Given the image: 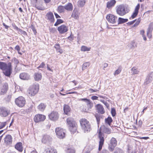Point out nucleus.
I'll return each mask as SVG.
<instances>
[{
    "label": "nucleus",
    "instance_id": "nucleus-32",
    "mask_svg": "<svg viewBox=\"0 0 153 153\" xmlns=\"http://www.w3.org/2000/svg\"><path fill=\"white\" fill-rule=\"evenodd\" d=\"M46 105L43 103H41L38 106V109L40 111H43L45 109Z\"/></svg>",
    "mask_w": 153,
    "mask_h": 153
},
{
    "label": "nucleus",
    "instance_id": "nucleus-34",
    "mask_svg": "<svg viewBox=\"0 0 153 153\" xmlns=\"http://www.w3.org/2000/svg\"><path fill=\"white\" fill-rule=\"evenodd\" d=\"M66 153H75V150L70 146H67L65 149Z\"/></svg>",
    "mask_w": 153,
    "mask_h": 153
},
{
    "label": "nucleus",
    "instance_id": "nucleus-24",
    "mask_svg": "<svg viewBox=\"0 0 153 153\" xmlns=\"http://www.w3.org/2000/svg\"><path fill=\"white\" fill-rule=\"evenodd\" d=\"M95 117L96 118V119L97 120V124H98V127L99 126V124L100 122V119H103L104 117L102 114H99L98 113H97L95 114Z\"/></svg>",
    "mask_w": 153,
    "mask_h": 153
},
{
    "label": "nucleus",
    "instance_id": "nucleus-13",
    "mask_svg": "<svg viewBox=\"0 0 153 153\" xmlns=\"http://www.w3.org/2000/svg\"><path fill=\"white\" fill-rule=\"evenodd\" d=\"M45 119V116L42 114H37L36 115L34 118V120L36 123H38L40 121H43Z\"/></svg>",
    "mask_w": 153,
    "mask_h": 153
},
{
    "label": "nucleus",
    "instance_id": "nucleus-46",
    "mask_svg": "<svg viewBox=\"0 0 153 153\" xmlns=\"http://www.w3.org/2000/svg\"><path fill=\"white\" fill-rule=\"evenodd\" d=\"M39 1V0H31V4L32 5L35 6L37 4Z\"/></svg>",
    "mask_w": 153,
    "mask_h": 153
},
{
    "label": "nucleus",
    "instance_id": "nucleus-6",
    "mask_svg": "<svg viewBox=\"0 0 153 153\" xmlns=\"http://www.w3.org/2000/svg\"><path fill=\"white\" fill-rule=\"evenodd\" d=\"M39 90V85L34 84L30 86L28 94L31 96H34L38 93Z\"/></svg>",
    "mask_w": 153,
    "mask_h": 153
},
{
    "label": "nucleus",
    "instance_id": "nucleus-30",
    "mask_svg": "<svg viewBox=\"0 0 153 153\" xmlns=\"http://www.w3.org/2000/svg\"><path fill=\"white\" fill-rule=\"evenodd\" d=\"M42 75L41 73H36L34 74V79L36 81H38L41 80Z\"/></svg>",
    "mask_w": 153,
    "mask_h": 153
},
{
    "label": "nucleus",
    "instance_id": "nucleus-50",
    "mask_svg": "<svg viewBox=\"0 0 153 153\" xmlns=\"http://www.w3.org/2000/svg\"><path fill=\"white\" fill-rule=\"evenodd\" d=\"M18 31H19L21 34H22L24 35H27V34L25 31L22 30L20 29H19Z\"/></svg>",
    "mask_w": 153,
    "mask_h": 153
},
{
    "label": "nucleus",
    "instance_id": "nucleus-36",
    "mask_svg": "<svg viewBox=\"0 0 153 153\" xmlns=\"http://www.w3.org/2000/svg\"><path fill=\"white\" fill-rule=\"evenodd\" d=\"M65 6L62 5L59 6L57 8V11L59 13H64L65 12Z\"/></svg>",
    "mask_w": 153,
    "mask_h": 153
},
{
    "label": "nucleus",
    "instance_id": "nucleus-61",
    "mask_svg": "<svg viewBox=\"0 0 153 153\" xmlns=\"http://www.w3.org/2000/svg\"><path fill=\"white\" fill-rule=\"evenodd\" d=\"M100 153H109V152L107 150L103 149L100 152Z\"/></svg>",
    "mask_w": 153,
    "mask_h": 153
},
{
    "label": "nucleus",
    "instance_id": "nucleus-56",
    "mask_svg": "<svg viewBox=\"0 0 153 153\" xmlns=\"http://www.w3.org/2000/svg\"><path fill=\"white\" fill-rule=\"evenodd\" d=\"M12 26L14 28V29H16L18 31L19 29V28L17 26H16L15 24H12Z\"/></svg>",
    "mask_w": 153,
    "mask_h": 153
},
{
    "label": "nucleus",
    "instance_id": "nucleus-40",
    "mask_svg": "<svg viewBox=\"0 0 153 153\" xmlns=\"http://www.w3.org/2000/svg\"><path fill=\"white\" fill-rule=\"evenodd\" d=\"M90 64L89 62H86L84 63L82 65V70H83L86 69V68H87V67H88L89 66Z\"/></svg>",
    "mask_w": 153,
    "mask_h": 153
},
{
    "label": "nucleus",
    "instance_id": "nucleus-35",
    "mask_svg": "<svg viewBox=\"0 0 153 153\" xmlns=\"http://www.w3.org/2000/svg\"><path fill=\"white\" fill-rule=\"evenodd\" d=\"M113 120L112 118L108 116V118L105 119V122L106 124H108L110 126L111 123L112 122Z\"/></svg>",
    "mask_w": 153,
    "mask_h": 153
},
{
    "label": "nucleus",
    "instance_id": "nucleus-4",
    "mask_svg": "<svg viewBox=\"0 0 153 153\" xmlns=\"http://www.w3.org/2000/svg\"><path fill=\"white\" fill-rule=\"evenodd\" d=\"M81 128L84 132L88 133L91 130V125L89 122L85 119H82L80 120Z\"/></svg>",
    "mask_w": 153,
    "mask_h": 153
},
{
    "label": "nucleus",
    "instance_id": "nucleus-9",
    "mask_svg": "<svg viewBox=\"0 0 153 153\" xmlns=\"http://www.w3.org/2000/svg\"><path fill=\"white\" fill-rule=\"evenodd\" d=\"M8 89V85L7 83L5 82L0 88V95H4L7 92Z\"/></svg>",
    "mask_w": 153,
    "mask_h": 153
},
{
    "label": "nucleus",
    "instance_id": "nucleus-2",
    "mask_svg": "<svg viewBox=\"0 0 153 153\" xmlns=\"http://www.w3.org/2000/svg\"><path fill=\"white\" fill-rule=\"evenodd\" d=\"M0 69L5 76L10 77L13 71L12 66L11 62H9L7 64L5 62H0Z\"/></svg>",
    "mask_w": 153,
    "mask_h": 153
},
{
    "label": "nucleus",
    "instance_id": "nucleus-3",
    "mask_svg": "<svg viewBox=\"0 0 153 153\" xmlns=\"http://www.w3.org/2000/svg\"><path fill=\"white\" fill-rule=\"evenodd\" d=\"M116 12L120 16H123L130 11V7L127 4H121L117 7Z\"/></svg>",
    "mask_w": 153,
    "mask_h": 153
},
{
    "label": "nucleus",
    "instance_id": "nucleus-31",
    "mask_svg": "<svg viewBox=\"0 0 153 153\" xmlns=\"http://www.w3.org/2000/svg\"><path fill=\"white\" fill-rule=\"evenodd\" d=\"M128 20L127 19H124L119 17L118 20V25L127 22Z\"/></svg>",
    "mask_w": 153,
    "mask_h": 153
},
{
    "label": "nucleus",
    "instance_id": "nucleus-53",
    "mask_svg": "<svg viewBox=\"0 0 153 153\" xmlns=\"http://www.w3.org/2000/svg\"><path fill=\"white\" fill-rule=\"evenodd\" d=\"M6 125V122H4L1 123V125H0V129H1L3 128Z\"/></svg>",
    "mask_w": 153,
    "mask_h": 153
},
{
    "label": "nucleus",
    "instance_id": "nucleus-44",
    "mask_svg": "<svg viewBox=\"0 0 153 153\" xmlns=\"http://www.w3.org/2000/svg\"><path fill=\"white\" fill-rule=\"evenodd\" d=\"M115 153H124L123 150L119 148H115Z\"/></svg>",
    "mask_w": 153,
    "mask_h": 153
},
{
    "label": "nucleus",
    "instance_id": "nucleus-54",
    "mask_svg": "<svg viewBox=\"0 0 153 153\" xmlns=\"http://www.w3.org/2000/svg\"><path fill=\"white\" fill-rule=\"evenodd\" d=\"M45 64L44 62H42L40 65L38 66L37 68L39 69L40 68H43L45 65Z\"/></svg>",
    "mask_w": 153,
    "mask_h": 153
},
{
    "label": "nucleus",
    "instance_id": "nucleus-59",
    "mask_svg": "<svg viewBox=\"0 0 153 153\" xmlns=\"http://www.w3.org/2000/svg\"><path fill=\"white\" fill-rule=\"evenodd\" d=\"M50 32L54 33L56 31V30L55 28H53L50 29Z\"/></svg>",
    "mask_w": 153,
    "mask_h": 153
},
{
    "label": "nucleus",
    "instance_id": "nucleus-42",
    "mask_svg": "<svg viewBox=\"0 0 153 153\" xmlns=\"http://www.w3.org/2000/svg\"><path fill=\"white\" fill-rule=\"evenodd\" d=\"M64 22V21L60 19H57L56 22L55 23L54 25L55 26H57L59 25Z\"/></svg>",
    "mask_w": 153,
    "mask_h": 153
},
{
    "label": "nucleus",
    "instance_id": "nucleus-11",
    "mask_svg": "<svg viewBox=\"0 0 153 153\" xmlns=\"http://www.w3.org/2000/svg\"><path fill=\"white\" fill-rule=\"evenodd\" d=\"M49 118L51 120L55 121L58 120L59 115L57 112L53 111L48 115Z\"/></svg>",
    "mask_w": 153,
    "mask_h": 153
},
{
    "label": "nucleus",
    "instance_id": "nucleus-16",
    "mask_svg": "<svg viewBox=\"0 0 153 153\" xmlns=\"http://www.w3.org/2000/svg\"><path fill=\"white\" fill-rule=\"evenodd\" d=\"M96 108L98 114H102L105 113L104 108L101 105L97 104L96 105Z\"/></svg>",
    "mask_w": 153,
    "mask_h": 153
},
{
    "label": "nucleus",
    "instance_id": "nucleus-33",
    "mask_svg": "<svg viewBox=\"0 0 153 153\" xmlns=\"http://www.w3.org/2000/svg\"><path fill=\"white\" fill-rule=\"evenodd\" d=\"M43 153H57V152L54 151V149L50 146H49L45 149L44 152Z\"/></svg>",
    "mask_w": 153,
    "mask_h": 153
},
{
    "label": "nucleus",
    "instance_id": "nucleus-37",
    "mask_svg": "<svg viewBox=\"0 0 153 153\" xmlns=\"http://www.w3.org/2000/svg\"><path fill=\"white\" fill-rule=\"evenodd\" d=\"M131 72L132 74L134 75L138 73L139 71L137 70L136 67H133L131 70Z\"/></svg>",
    "mask_w": 153,
    "mask_h": 153
},
{
    "label": "nucleus",
    "instance_id": "nucleus-10",
    "mask_svg": "<svg viewBox=\"0 0 153 153\" xmlns=\"http://www.w3.org/2000/svg\"><path fill=\"white\" fill-rule=\"evenodd\" d=\"M52 137L49 135L45 134L43 136L42 142L45 144H48L52 141Z\"/></svg>",
    "mask_w": 153,
    "mask_h": 153
},
{
    "label": "nucleus",
    "instance_id": "nucleus-20",
    "mask_svg": "<svg viewBox=\"0 0 153 153\" xmlns=\"http://www.w3.org/2000/svg\"><path fill=\"white\" fill-rule=\"evenodd\" d=\"M20 78L23 80H28L30 79V76L29 75L26 73H22L19 75Z\"/></svg>",
    "mask_w": 153,
    "mask_h": 153
},
{
    "label": "nucleus",
    "instance_id": "nucleus-58",
    "mask_svg": "<svg viewBox=\"0 0 153 153\" xmlns=\"http://www.w3.org/2000/svg\"><path fill=\"white\" fill-rule=\"evenodd\" d=\"M71 16L75 19H77L78 17V15L76 13H75L74 14L73 13L72 14Z\"/></svg>",
    "mask_w": 153,
    "mask_h": 153
},
{
    "label": "nucleus",
    "instance_id": "nucleus-57",
    "mask_svg": "<svg viewBox=\"0 0 153 153\" xmlns=\"http://www.w3.org/2000/svg\"><path fill=\"white\" fill-rule=\"evenodd\" d=\"M136 21V19H135V20H134L133 21H132L129 22H128L127 24L128 25H132L135 22V21Z\"/></svg>",
    "mask_w": 153,
    "mask_h": 153
},
{
    "label": "nucleus",
    "instance_id": "nucleus-39",
    "mask_svg": "<svg viewBox=\"0 0 153 153\" xmlns=\"http://www.w3.org/2000/svg\"><path fill=\"white\" fill-rule=\"evenodd\" d=\"M85 3V0H79L78 2V5L79 7H83Z\"/></svg>",
    "mask_w": 153,
    "mask_h": 153
},
{
    "label": "nucleus",
    "instance_id": "nucleus-23",
    "mask_svg": "<svg viewBox=\"0 0 153 153\" xmlns=\"http://www.w3.org/2000/svg\"><path fill=\"white\" fill-rule=\"evenodd\" d=\"M106 19L110 23L113 24L115 23V16L111 14H109L107 15Z\"/></svg>",
    "mask_w": 153,
    "mask_h": 153
},
{
    "label": "nucleus",
    "instance_id": "nucleus-64",
    "mask_svg": "<svg viewBox=\"0 0 153 153\" xmlns=\"http://www.w3.org/2000/svg\"><path fill=\"white\" fill-rule=\"evenodd\" d=\"M140 18H139L138 19L137 21V22L135 23V24H136V25L137 26L139 24V23L140 22Z\"/></svg>",
    "mask_w": 153,
    "mask_h": 153
},
{
    "label": "nucleus",
    "instance_id": "nucleus-22",
    "mask_svg": "<svg viewBox=\"0 0 153 153\" xmlns=\"http://www.w3.org/2000/svg\"><path fill=\"white\" fill-rule=\"evenodd\" d=\"M80 100L82 101L86 102L88 108L91 109L93 106V103L91 101V100L86 98L80 99Z\"/></svg>",
    "mask_w": 153,
    "mask_h": 153
},
{
    "label": "nucleus",
    "instance_id": "nucleus-38",
    "mask_svg": "<svg viewBox=\"0 0 153 153\" xmlns=\"http://www.w3.org/2000/svg\"><path fill=\"white\" fill-rule=\"evenodd\" d=\"M11 61L14 62V65L15 66V69L16 68L17 66V65L19 63V61L15 57H14L11 60Z\"/></svg>",
    "mask_w": 153,
    "mask_h": 153
},
{
    "label": "nucleus",
    "instance_id": "nucleus-18",
    "mask_svg": "<svg viewBox=\"0 0 153 153\" xmlns=\"http://www.w3.org/2000/svg\"><path fill=\"white\" fill-rule=\"evenodd\" d=\"M46 16L47 17V19L49 20L51 22L53 23L54 22L55 19L52 12H49L48 13Z\"/></svg>",
    "mask_w": 153,
    "mask_h": 153
},
{
    "label": "nucleus",
    "instance_id": "nucleus-41",
    "mask_svg": "<svg viewBox=\"0 0 153 153\" xmlns=\"http://www.w3.org/2000/svg\"><path fill=\"white\" fill-rule=\"evenodd\" d=\"M91 48H88L84 46H82L81 48V51H89L90 50Z\"/></svg>",
    "mask_w": 153,
    "mask_h": 153
},
{
    "label": "nucleus",
    "instance_id": "nucleus-15",
    "mask_svg": "<svg viewBox=\"0 0 153 153\" xmlns=\"http://www.w3.org/2000/svg\"><path fill=\"white\" fill-rule=\"evenodd\" d=\"M153 30V22L150 23L147 30V35L148 37L151 38L152 37V33Z\"/></svg>",
    "mask_w": 153,
    "mask_h": 153
},
{
    "label": "nucleus",
    "instance_id": "nucleus-62",
    "mask_svg": "<svg viewBox=\"0 0 153 153\" xmlns=\"http://www.w3.org/2000/svg\"><path fill=\"white\" fill-rule=\"evenodd\" d=\"M98 97L96 96H92L91 97V99L93 100H98Z\"/></svg>",
    "mask_w": 153,
    "mask_h": 153
},
{
    "label": "nucleus",
    "instance_id": "nucleus-45",
    "mask_svg": "<svg viewBox=\"0 0 153 153\" xmlns=\"http://www.w3.org/2000/svg\"><path fill=\"white\" fill-rule=\"evenodd\" d=\"M131 45L130 48H134L137 47V44H135V42L134 41H132L131 42Z\"/></svg>",
    "mask_w": 153,
    "mask_h": 153
},
{
    "label": "nucleus",
    "instance_id": "nucleus-47",
    "mask_svg": "<svg viewBox=\"0 0 153 153\" xmlns=\"http://www.w3.org/2000/svg\"><path fill=\"white\" fill-rule=\"evenodd\" d=\"M140 4H137V5L136 6L134 11L137 13H138L139 10L140 9Z\"/></svg>",
    "mask_w": 153,
    "mask_h": 153
},
{
    "label": "nucleus",
    "instance_id": "nucleus-1",
    "mask_svg": "<svg viewBox=\"0 0 153 153\" xmlns=\"http://www.w3.org/2000/svg\"><path fill=\"white\" fill-rule=\"evenodd\" d=\"M102 132L108 134L110 133L111 132L110 130L105 125L102 126L100 128L98 132V138L100 140L98 148L99 151L101 150L104 144V134Z\"/></svg>",
    "mask_w": 153,
    "mask_h": 153
},
{
    "label": "nucleus",
    "instance_id": "nucleus-12",
    "mask_svg": "<svg viewBox=\"0 0 153 153\" xmlns=\"http://www.w3.org/2000/svg\"><path fill=\"white\" fill-rule=\"evenodd\" d=\"M10 114V111L4 107L0 108V114L2 116L6 117Z\"/></svg>",
    "mask_w": 153,
    "mask_h": 153
},
{
    "label": "nucleus",
    "instance_id": "nucleus-51",
    "mask_svg": "<svg viewBox=\"0 0 153 153\" xmlns=\"http://www.w3.org/2000/svg\"><path fill=\"white\" fill-rule=\"evenodd\" d=\"M32 29L35 35H36L37 33L36 29H35L34 26L33 25H32L30 27Z\"/></svg>",
    "mask_w": 153,
    "mask_h": 153
},
{
    "label": "nucleus",
    "instance_id": "nucleus-63",
    "mask_svg": "<svg viewBox=\"0 0 153 153\" xmlns=\"http://www.w3.org/2000/svg\"><path fill=\"white\" fill-rule=\"evenodd\" d=\"M54 47L56 49V50L58 49L59 48H60V45L59 44H56Z\"/></svg>",
    "mask_w": 153,
    "mask_h": 153
},
{
    "label": "nucleus",
    "instance_id": "nucleus-49",
    "mask_svg": "<svg viewBox=\"0 0 153 153\" xmlns=\"http://www.w3.org/2000/svg\"><path fill=\"white\" fill-rule=\"evenodd\" d=\"M74 35L72 34V32H71V35L68 37V39L71 41H72L74 39Z\"/></svg>",
    "mask_w": 153,
    "mask_h": 153
},
{
    "label": "nucleus",
    "instance_id": "nucleus-7",
    "mask_svg": "<svg viewBox=\"0 0 153 153\" xmlns=\"http://www.w3.org/2000/svg\"><path fill=\"white\" fill-rule=\"evenodd\" d=\"M15 102L18 106L22 107L24 106L26 101L24 97L22 96H20L15 99Z\"/></svg>",
    "mask_w": 153,
    "mask_h": 153
},
{
    "label": "nucleus",
    "instance_id": "nucleus-21",
    "mask_svg": "<svg viewBox=\"0 0 153 153\" xmlns=\"http://www.w3.org/2000/svg\"><path fill=\"white\" fill-rule=\"evenodd\" d=\"M42 1L41 0H39L34 6L39 10H44L45 9V7L42 5Z\"/></svg>",
    "mask_w": 153,
    "mask_h": 153
},
{
    "label": "nucleus",
    "instance_id": "nucleus-27",
    "mask_svg": "<svg viewBox=\"0 0 153 153\" xmlns=\"http://www.w3.org/2000/svg\"><path fill=\"white\" fill-rule=\"evenodd\" d=\"M64 6L65 9L68 11H71L73 10V6L71 3H68Z\"/></svg>",
    "mask_w": 153,
    "mask_h": 153
},
{
    "label": "nucleus",
    "instance_id": "nucleus-48",
    "mask_svg": "<svg viewBox=\"0 0 153 153\" xmlns=\"http://www.w3.org/2000/svg\"><path fill=\"white\" fill-rule=\"evenodd\" d=\"M101 101L105 105L107 108H108L109 106V105L108 103L104 100H101Z\"/></svg>",
    "mask_w": 153,
    "mask_h": 153
},
{
    "label": "nucleus",
    "instance_id": "nucleus-17",
    "mask_svg": "<svg viewBox=\"0 0 153 153\" xmlns=\"http://www.w3.org/2000/svg\"><path fill=\"white\" fill-rule=\"evenodd\" d=\"M153 80V72L149 74L145 80V84L147 85L152 82Z\"/></svg>",
    "mask_w": 153,
    "mask_h": 153
},
{
    "label": "nucleus",
    "instance_id": "nucleus-25",
    "mask_svg": "<svg viewBox=\"0 0 153 153\" xmlns=\"http://www.w3.org/2000/svg\"><path fill=\"white\" fill-rule=\"evenodd\" d=\"M4 141L7 144H10L12 141V137L10 135L8 134L4 138Z\"/></svg>",
    "mask_w": 153,
    "mask_h": 153
},
{
    "label": "nucleus",
    "instance_id": "nucleus-52",
    "mask_svg": "<svg viewBox=\"0 0 153 153\" xmlns=\"http://www.w3.org/2000/svg\"><path fill=\"white\" fill-rule=\"evenodd\" d=\"M138 14V13L135 12L134 11L133 13L132 14V15L131 16V17L132 19H134L135 18L136 16H137V14Z\"/></svg>",
    "mask_w": 153,
    "mask_h": 153
},
{
    "label": "nucleus",
    "instance_id": "nucleus-14",
    "mask_svg": "<svg viewBox=\"0 0 153 153\" xmlns=\"http://www.w3.org/2000/svg\"><path fill=\"white\" fill-rule=\"evenodd\" d=\"M57 30L60 33L63 34L67 32L68 30V29L67 26L62 25L58 27Z\"/></svg>",
    "mask_w": 153,
    "mask_h": 153
},
{
    "label": "nucleus",
    "instance_id": "nucleus-60",
    "mask_svg": "<svg viewBox=\"0 0 153 153\" xmlns=\"http://www.w3.org/2000/svg\"><path fill=\"white\" fill-rule=\"evenodd\" d=\"M15 48L18 52L20 50V48L19 45L16 46Z\"/></svg>",
    "mask_w": 153,
    "mask_h": 153
},
{
    "label": "nucleus",
    "instance_id": "nucleus-19",
    "mask_svg": "<svg viewBox=\"0 0 153 153\" xmlns=\"http://www.w3.org/2000/svg\"><path fill=\"white\" fill-rule=\"evenodd\" d=\"M115 148V138L112 137L109 144L108 149L110 151H113Z\"/></svg>",
    "mask_w": 153,
    "mask_h": 153
},
{
    "label": "nucleus",
    "instance_id": "nucleus-55",
    "mask_svg": "<svg viewBox=\"0 0 153 153\" xmlns=\"http://www.w3.org/2000/svg\"><path fill=\"white\" fill-rule=\"evenodd\" d=\"M111 113L113 117H115V108H111Z\"/></svg>",
    "mask_w": 153,
    "mask_h": 153
},
{
    "label": "nucleus",
    "instance_id": "nucleus-43",
    "mask_svg": "<svg viewBox=\"0 0 153 153\" xmlns=\"http://www.w3.org/2000/svg\"><path fill=\"white\" fill-rule=\"evenodd\" d=\"M122 68L121 66H120L117 69L115 70V73L116 74H119L121 71Z\"/></svg>",
    "mask_w": 153,
    "mask_h": 153
},
{
    "label": "nucleus",
    "instance_id": "nucleus-5",
    "mask_svg": "<svg viewBox=\"0 0 153 153\" xmlns=\"http://www.w3.org/2000/svg\"><path fill=\"white\" fill-rule=\"evenodd\" d=\"M67 124L69 125V129L72 133H74L76 131L77 124L73 119L68 118L67 119Z\"/></svg>",
    "mask_w": 153,
    "mask_h": 153
},
{
    "label": "nucleus",
    "instance_id": "nucleus-29",
    "mask_svg": "<svg viewBox=\"0 0 153 153\" xmlns=\"http://www.w3.org/2000/svg\"><path fill=\"white\" fill-rule=\"evenodd\" d=\"M63 110L65 114H67L71 111V109L68 105L65 104L64 106Z\"/></svg>",
    "mask_w": 153,
    "mask_h": 153
},
{
    "label": "nucleus",
    "instance_id": "nucleus-8",
    "mask_svg": "<svg viewBox=\"0 0 153 153\" xmlns=\"http://www.w3.org/2000/svg\"><path fill=\"white\" fill-rule=\"evenodd\" d=\"M55 132L57 137L60 139L63 138L65 136V130L59 127L56 128L55 129Z\"/></svg>",
    "mask_w": 153,
    "mask_h": 153
},
{
    "label": "nucleus",
    "instance_id": "nucleus-28",
    "mask_svg": "<svg viewBox=\"0 0 153 153\" xmlns=\"http://www.w3.org/2000/svg\"><path fill=\"white\" fill-rule=\"evenodd\" d=\"M115 5V0H111L107 3L106 7L108 9H110Z\"/></svg>",
    "mask_w": 153,
    "mask_h": 153
},
{
    "label": "nucleus",
    "instance_id": "nucleus-26",
    "mask_svg": "<svg viewBox=\"0 0 153 153\" xmlns=\"http://www.w3.org/2000/svg\"><path fill=\"white\" fill-rule=\"evenodd\" d=\"M15 148L20 152H22L23 150L22 143L21 142L18 143L15 146Z\"/></svg>",
    "mask_w": 153,
    "mask_h": 153
}]
</instances>
